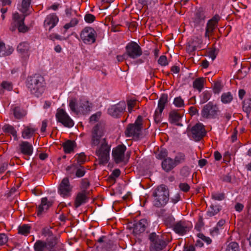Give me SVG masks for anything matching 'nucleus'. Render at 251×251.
<instances>
[{"label": "nucleus", "instance_id": "nucleus-1", "mask_svg": "<svg viewBox=\"0 0 251 251\" xmlns=\"http://www.w3.org/2000/svg\"><path fill=\"white\" fill-rule=\"evenodd\" d=\"M104 131L100 124H97L92 131L91 145L92 147L98 146L100 144V146L97 148L96 154L98 157L99 164H106L109 159L110 147L108 146L106 138H103Z\"/></svg>", "mask_w": 251, "mask_h": 251}, {"label": "nucleus", "instance_id": "nucleus-2", "mask_svg": "<svg viewBox=\"0 0 251 251\" xmlns=\"http://www.w3.org/2000/svg\"><path fill=\"white\" fill-rule=\"evenodd\" d=\"M26 86L31 94L36 97H41L45 91L46 83L44 77L39 74L28 77Z\"/></svg>", "mask_w": 251, "mask_h": 251}, {"label": "nucleus", "instance_id": "nucleus-3", "mask_svg": "<svg viewBox=\"0 0 251 251\" xmlns=\"http://www.w3.org/2000/svg\"><path fill=\"white\" fill-rule=\"evenodd\" d=\"M154 199V205L159 207L164 206L169 199V193L166 186L163 184L158 186L152 194Z\"/></svg>", "mask_w": 251, "mask_h": 251}, {"label": "nucleus", "instance_id": "nucleus-4", "mask_svg": "<svg viewBox=\"0 0 251 251\" xmlns=\"http://www.w3.org/2000/svg\"><path fill=\"white\" fill-rule=\"evenodd\" d=\"M142 117L138 116L134 124H128L125 131V134L127 137H132L138 139L141 134L142 127Z\"/></svg>", "mask_w": 251, "mask_h": 251}, {"label": "nucleus", "instance_id": "nucleus-5", "mask_svg": "<svg viewBox=\"0 0 251 251\" xmlns=\"http://www.w3.org/2000/svg\"><path fill=\"white\" fill-rule=\"evenodd\" d=\"M150 241V251H161L166 248L168 242L162 235H157L155 232L151 233L149 237Z\"/></svg>", "mask_w": 251, "mask_h": 251}, {"label": "nucleus", "instance_id": "nucleus-6", "mask_svg": "<svg viewBox=\"0 0 251 251\" xmlns=\"http://www.w3.org/2000/svg\"><path fill=\"white\" fill-rule=\"evenodd\" d=\"M220 112L218 106L210 101L203 106L201 111V115L206 119H216Z\"/></svg>", "mask_w": 251, "mask_h": 251}, {"label": "nucleus", "instance_id": "nucleus-7", "mask_svg": "<svg viewBox=\"0 0 251 251\" xmlns=\"http://www.w3.org/2000/svg\"><path fill=\"white\" fill-rule=\"evenodd\" d=\"M25 16H21L18 12H16L13 15V20L14 22L11 24L10 30L14 31L17 27L20 32H25L27 31L28 28L25 25L24 21Z\"/></svg>", "mask_w": 251, "mask_h": 251}, {"label": "nucleus", "instance_id": "nucleus-8", "mask_svg": "<svg viewBox=\"0 0 251 251\" xmlns=\"http://www.w3.org/2000/svg\"><path fill=\"white\" fill-rule=\"evenodd\" d=\"M80 36L85 44H92L96 42L97 33L94 28L87 26L81 31Z\"/></svg>", "mask_w": 251, "mask_h": 251}, {"label": "nucleus", "instance_id": "nucleus-9", "mask_svg": "<svg viewBox=\"0 0 251 251\" xmlns=\"http://www.w3.org/2000/svg\"><path fill=\"white\" fill-rule=\"evenodd\" d=\"M126 50L129 57L133 59L139 57L142 54L141 47L135 42L129 43L126 45Z\"/></svg>", "mask_w": 251, "mask_h": 251}, {"label": "nucleus", "instance_id": "nucleus-10", "mask_svg": "<svg viewBox=\"0 0 251 251\" xmlns=\"http://www.w3.org/2000/svg\"><path fill=\"white\" fill-rule=\"evenodd\" d=\"M56 118L57 121L67 127H71L74 126V123L69 115L63 109H58L56 114Z\"/></svg>", "mask_w": 251, "mask_h": 251}, {"label": "nucleus", "instance_id": "nucleus-11", "mask_svg": "<svg viewBox=\"0 0 251 251\" xmlns=\"http://www.w3.org/2000/svg\"><path fill=\"white\" fill-rule=\"evenodd\" d=\"M192 138L196 141H200L205 134V130L203 125L198 123L193 126L191 129Z\"/></svg>", "mask_w": 251, "mask_h": 251}, {"label": "nucleus", "instance_id": "nucleus-12", "mask_svg": "<svg viewBox=\"0 0 251 251\" xmlns=\"http://www.w3.org/2000/svg\"><path fill=\"white\" fill-rule=\"evenodd\" d=\"M126 149V147L123 145H119L113 150L112 155L116 163L118 164L124 161Z\"/></svg>", "mask_w": 251, "mask_h": 251}, {"label": "nucleus", "instance_id": "nucleus-13", "mask_svg": "<svg viewBox=\"0 0 251 251\" xmlns=\"http://www.w3.org/2000/svg\"><path fill=\"white\" fill-rule=\"evenodd\" d=\"M126 108L125 101H121L116 105H112L108 109V113L112 117H118Z\"/></svg>", "mask_w": 251, "mask_h": 251}, {"label": "nucleus", "instance_id": "nucleus-14", "mask_svg": "<svg viewBox=\"0 0 251 251\" xmlns=\"http://www.w3.org/2000/svg\"><path fill=\"white\" fill-rule=\"evenodd\" d=\"M71 190L72 187L69 178L67 177L64 178L59 186L58 193L64 197H68L70 196Z\"/></svg>", "mask_w": 251, "mask_h": 251}, {"label": "nucleus", "instance_id": "nucleus-15", "mask_svg": "<svg viewBox=\"0 0 251 251\" xmlns=\"http://www.w3.org/2000/svg\"><path fill=\"white\" fill-rule=\"evenodd\" d=\"M173 229L176 234L180 235L185 234L189 230L188 224L184 220H180L176 222Z\"/></svg>", "mask_w": 251, "mask_h": 251}, {"label": "nucleus", "instance_id": "nucleus-16", "mask_svg": "<svg viewBox=\"0 0 251 251\" xmlns=\"http://www.w3.org/2000/svg\"><path fill=\"white\" fill-rule=\"evenodd\" d=\"M87 193L86 190H83L77 194L74 203L75 208H77L81 205L87 202L88 200Z\"/></svg>", "mask_w": 251, "mask_h": 251}, {"label": "nucleus", "instance_id": "nucleus-17", "mask_svg": "<svg viewBox=\"0 0 251 251\" xmlns=\"http://www.w3.org/2000/svg\"><path fill=\"white\" fill-rule=\"evenodd\" d=\"M52 205V202L49 201L47 198H43L41 200V204L39 205L37 210V215L40 216L43 213H45Z\"/></svg>", "mask_w": 251, "mask_h": 251}, {"label": "nucleus", "instance_id": "nucleus-18", "mask_svg": "<svg viewBox=\"0 0 251 251\" xmlns=\"http://www.w3.org/2000/svg\"><path fill=\"white\" fill-rule=\"evenodd\" d=\"M67 171H70L73 173L75 171V176L77 177H81L85 175L86 171L84 167L78 164H73L71 166H68L66 168Z\"/></svg>", "mask_w": 251, "mask_h": 251}, {"label": "nucleus", "instance_id": "nucleus-19", "mask_svg": "<svg viewBox=\"0 0 251 251\" xmlns=\"http://www.w3.org/2000/svg\"><path fill=\"white\" fill-rule=\"evenodd\" d=\"M147 226V220L145 219H141L139 222L133 224V228L134 233L137 234L143 233L145 231Z\"/></svg>", "mask_w": 251, "mask_h": 251}, {"label": "nucleus", "instance_id": "nucleus-20", "mask_svg": "<svg viewBox=\"0 0 251 251\" xmlns=\"http://www.w3.org/2000/svg\"><path fill=\"white\" fill-rule=\"evenodd\" d=\"M58 22V18L55 14H50L46 17L44 22V26H50L49 30L50 31L54 27Z\"/></svg>", "mask_w": 251, "mask_h": 251}, {"label": "nucleus", "instance_id": "nucleus-21", "mask_svg": "<svg viewBox=\"0 0 251 251\" xmlns=\"http://www.w3.org/2000/svg\"><path fill=\"white\" fill-rule=\"evenodd\" d=\"M162 169L166 172H169L176 167L174 160L171 157H167L163 160L161 163Z\"/></svg>", "mask_w": 251, "mask_h": 251}, {"label": "nucleus", "instance_id": "nucleus-22", "mask_svg": "<svg viewBox=\"0 0 251 251\" xmlns=\"http://www.w3.org/2000/svg\"><path fill=\"white\" fill-rule=\"evenodd\" d=\"M21 152L24 155L30 156L33 152V147L26 141H22L19 145Z\"/></svg>", "mask_w": 251, "mask_h": 251}, {"label": "nucleus", "instance_id": "nucleus-23", "mask_svg": "<svg viewBox=\"0 0 251 251\" xmlns=\"http://www.w3.org/2000/svg\"><path fill=\"white\" fill-rule=\"evenodd\" d=\"M204 13L202 8L198 9L195 13V17L193 18V22L194 26H196L199 25L203 23L205 20Z\"/></svg>", "mask_w": 251, "mask_h": 251}, {"label": "nucleus", "instance_id": "nucleus-24", "mask_svg": "<svg viewBox=\"0 0 251 251\" xmlns=\"http://www.w3.org/2000/svg\"><path fill=\"white\" fill-rule=\"evenodd\" d=\"M181 118V115L176 110H172L169 113V120L172 124H176V125L178 126H182V124L178 123Z\"/></svg>", "mask_w": 251, "mask_h": 251}, {"label": "nucleus", "instance_id": "nucleus-25", "mask_svg": "<svg viewBox=\"0 0 251 251\" xmlns=\"http://www.w3.org/2000/svg\"><path fill=\"white\" fill-rule=\"evenodd\" d=\"M98 244H100L101 245V248L107 249L111 248L112 243L111 241L108 239L106 236H102L98 239L97 242L95 245L97 248L100 247L99 245H97Z\"/></svg>", "mask_w": 251, "mask_h": 251}, {"label": "nucleus", "instance_id": "nucleus-26", "mask_svg": "<svg viewBox=\"0 0 251 251\" xmlns=\"http://www.w3.org/2000/svg\"><path fill=\"white\" fill-rule=\"evenodd\" d=\"M12 111L15 118L20 119L26 115V111L20 106H12Z\"/></svg>", "mask_w": 251, "mask_h": 251}, {"label": "nucleus", "instance_id": "nucleus-27", "mask_svg": "<svg viewBox=\"0 0 251 251\" xmlns=\"http://www.w3.org/2000/svg\"><path fill=\"white\" fill-rule=\"evenodd\" d=\"M57 238L54 236L47 239L45 244L47 251H54V248L57 243Z\"/></svg>", "mask_w": 251, "mask_h": 251}, {"label": "nucleus", "instance_id": "nucleus-28", "mask_svg": "<svg viewBox=\"0 0 251 251\" xmlns=\"http://www.w3.org/2000/svg\"><path fill=\"white\" fill-rule=\"evenodd\" d=\"M75 146V142L74 141L67 140L62 144V147L66 153H70L74 151Z\"/></svg>", "mask_w": 251, "mask_h": 251}, {"label": "nucleus", "instance_id": "nucleus-29", "mask_svg": "<svg viewBox=\"0 0 251 251\" xmlns=\"http://www.w3.org/2000/svg\"><path fill=\"white\" fill-rule=\"evenodd\" d=\"M31 0H22L20 7L18 8V9L24 14L23 16H25V17L29 15V13L27 12L29 8Z\"/></svg>", "mask_w": 251, "mask_h": 251}, {"label": "nucleus", "instance_id": "nucleus-30", "mask_svg": "<svg viewBox=\"0 0 251 251\" xmlns=\"http://www.w3.org/2000/svg\"><path fill=\"white\" fill-rule=\"evenodd\" d=\"M168 95L166 94H163L161 95L160 97L158 102V106L156 109L160 111V112H163L166 104L168 103Z\"/></svg>", "mask_w": 251, "mask_h": 251}, {"label": "nucleus", "instance_id": "nucleus-31", "mask_svg": "<svg viewBox=\"0 0 251 251\" xmlns=\"http://www.w3.org/2000/svg\"><path fill=\"white\" fill-rule=\"evenodd\" d=\"M36 129L29 126L25 127L22 131V137L24 139H29L35 134Z\"/></svg>", "mask_w": 251, "mask_h": 251}, {"label": "nucleus", "instance_id": "nucleus-32", "mask_svg": "<svg viewBox=\"0 0 251 251\" xmlns=\"http://www.w3.org/2000/svg\"><path fill=\"white\" fill-rule=\"evenodd\" d=\"M164 222L165 226L172 228L176 223L175 218L170 214H167L165 216Z\"/></svg>", "mask_w": 251, "mask_h": 251}, {"label": "nucleus", "instance_id": "nucleus-33", "mask_svg": "<svg viewBox=\"0 0 251 251\" xmlns=\"http://www.w3.org/2000/svg\"><path fill=\"white\" fill-rule=\"evenodd\" d=\"M221 210V206L220 205L212 204L209 209L207 212V215L209 217H212L217 214Z\"/></svg>", "mask_w": 251, "mask_h": 251}, {"label": "nucleus", "instance_id": "nucleus-34", "mask_svg": "<svg viewBox=\"0 0 251 251\" xmlns=\"http://www.w3.org/2000/svg\"><path fill=\"white\" fill-rule=\"evenodd\" d=\"M243 109L247 113V116L249 118L251 111V98L246 99L243 101Z\"/></svg>", "mask_w": 251, "mask_h": 251}, {"label": "nucleus", "instance_id": "nucleus-35", "mask_svg": "<svg viewBox=\"0 0 251 251\" xmlns=\"http://www.w3.org/2000/svg\"><path fill=\"white\" fill-rule=\"evenodd\" d=\"M204 78L200 77L196 79L193 83V86L195 89H197L200 92L203 88Z\"/></svg>", "mask_w": 251, "mask_h": 251}, {"label": "nucleus", "instance_id": "nucleus-36", "mask_svg": "<svg viewBox=\"0 0 251 251\" xmlns=\"http://www.w3.org/2000/svg\"><path fill=\"white\" fill-rule=\"evenodd\" d=\"M2 129L5 133L10 134L15 138H17V131L13 126L6 124L3 126Z\"/></svg>", "mask_w": 251, "mask_h": 251}, {"label": "nucleus", "instance_id": "nucleus-37", "mask_svg": "<svg viewBox=\"0 0 251 251\" xmlns=\"http://www.w3.org/2000/svg\"><path fill=\"white\" fill-rule=\"evenodd\" d=\"M34 249L35 251H46V244L45 242L38 240L34 245Z\"/></svg>", "mask_w": 251, "mask_h": 251}, {"label": "nucleus", "instance_id": "nucleus-38", "mask_svg": "<svg viewBox=\"0 0 251 251\" xmlns=\"http://www.w3.org/2000/svg\"><path fill=\"white\" fill-rule=\"evenodd\" d=\"M12 48L6 49L5 44L3 42H0V56H7L10 55L13 51Z\"/></svg>", "mask_w": 251, "mask_h": 251}, {"label": "nucleus", "instance_id": "nucleus-39", "mask_svg": "<svg viewBox=\"0 0 251 251\" xmlns=\"http://www.w3.org/2000/svg\"><path fill=\"white\" fill-rule=\"evenodd\" d=\"M211 93L208 91H203L200 95V104H202L207 102L211 98Z\"/></svg>", "mask_w": 251, "mask_h": 251}, {"label": "nucleus", "instance_id": "nucleus-40", "mask_svg": "<svg viewBox=\"0 0 251 251\" xmlns=\"http://www.w3.org/2000/svg\"><path fill=\"white\" fill-rule=\"evenodd\" d=\"M232 100L233 96L229 92L224 93L221 96V101L223 103H229Z\"/></svg>", "mask_w": 251, "mask_h": 251}, {"label": "nucleus", "instance_id": "nucleus-41", "mask_svg": "<svg viewBox=\"0 0 251 251\" xmlns=\"http://www.w3.org/2000/svg\"><path fill=\"white\" fill-rule=\"evenodd\" d=\"M173 160L176 166L177 165L185 162V155L182 152H178Z\"/></svg>", "mask_w": 251, "mask_h": 251}, {"label": "nucleus", "instance_id": "nucleus-42", "mask_svg": "<svg viewBox=\"0 0 251 251\" xmlns=\"http://www.w3.org/2000/svg\"><path fill=\"white\" fill-rule=\"evenodd\" d=\"M30 226L24 224L19 226L18 233L19 234L26 235L29 233Z\"/></svg>", "mask_w": 251, "mask_h": 251}, {"label": "nucleus", "instance_id": "nucleus-43", "mask_svg": "<svg viewBox=\"0 0 251 251\" xmlns=\"http://www.w3.org/2000/svg\"><path fill=\"white\" fill-rule=\"evenodd\" d=\"M29 48V44L27 42L20 43L17 47V50L21 53H24L27 51Z\"/></svg>", "mask_w": 251, "mask_h": 251}, {"label": "nucleus", "instance_id": "nucleus-44", "mask_svg": "<svg viewBox=\"0 0 251 251\" xmlns=\"http://www.w3.org/2000/svg\"><path fill=\"white\" fill-rule=\"evenodd\" d=\"M226 251H239V247L236 242H232L226 247Z\"/></svg>", "mask_w": 251, "mask_h": 251}, {"label": "nucleus", "instance_id": "nucleus-45", "mask_svg": "<svg viewBox=\"0 0 251 251\" xmlns=\"http://www.w3.org/2000/svg\"><path fill=\"white\" fill-rule=\"evenodd\" d=\"M75 158L77 160V163L76 164H78V165H81V164H83L86 160V157L83 152H81L78 154H76L75 156Z\"/></svg>", "mask_w": 251, "mask_h": 251}, {"label": "nucleus", "instance_id": "nucleus-46", "mask_svg": "<svg viewBox=\"0 0 251 251\" xmlns=\"http://www.w3.org/2000/svg\"><path fill=\"white\" fill-rule=\"evenodd\" d=\"M76 99H72L70 100V102H69V106L71 109V110L75 112V113H78V111L77 109V103H76Z\"/></svg>", "mask_w": 251, "mask_h": 251}, {"label": "nucleus", "instance_id": "nucleus-47", "mask_svg": "<svg viewBox=\"0 0 251 251\" xmlns=\"http://www.w3.org/2000/svg\"><path fill=\"white\" fill-rule=\"evenodd\" d=\"M78 23V20L76 18L72 19L70 22L65 24L64 26V28L65 29V31L68 29L69 28L74 27Z\"/></svg>", "mask_w": 251, "mask_h": 251}, {"label": "nucleus", "instance_id": "nucleus-48", "mask_svg": "<svg viewBox=\"0 0 251 251\" xmlns=\"http://www.w3.org/2000/svg\"><path fill=\"white\" fill-rule=\"evenodd\" d=\"M168 155V151L165 149H161L158 153L156 155V157L159 159H164L167 158Z\"/></svg>", "mask_w": 251, "mask_h": 251}, {"label": "nucleus", "instance_id": "nucleus-49", "mask_svg": "<svg viewBox=\"0 0 251 251\" xmlns=\"http://www.w3.org/2000/svg\"><path fill=\"white\" fill-rule=\"evenodd\" d=\"M162 112H160V111L158 110V109H156L154 112L153 118L154 121L156 124L161 122L162 120Z\"/></svg>", "mask_w": 251, "mask_h": 251}, {"label": "nucleus", "instance_id": "nucleus-50", "mask_svg": "<svg viewBox=\"0 0 251 251\" xmlns=\"http://www.w3.org/2000/svg\"><path fill=\"white\" fill-rule=\"evenodd\" d=\"M51 227H45L42 229V234L45 236H47L48 238L53 236L52 231L50 230Z\"/></svg>", "mask_w": 251, "mask_h": 251}, {"label": "nucleus", "instance_id": "nucleus-51", "mask_svg": "<svg viewBox=\"0 0 251 251\" xmlns=\"http://www.w3.org/2000/svg\"><path fill=\"white\" fill-rule=\"evenodd\" d=\"M174 104L177 107H181L184 105V100L180 97H178L175 99Z\"/></svg>", "mask_w": 251, "mask_h": 251}, {"label": "nucleus", "instance_id": "nucleus-52", "mask_svg": "<svg viewBox=\"0 0 251 251\" xmlns=\"http://www.w3.org/2000/svg\"><path fill=\"white\" fill-rule=\"evenodd\" d=\"M212 199L217 201H222L225 199L224 193H213L211 195Z\"/></svg>", "mask_w": 251, "mask_h": 251}, {"label": "nucleus", "instance_id": "nucleus-53", "mask_svg": "<svg viewBox=\"0 0 251 251\" xmlns=\"http://www.w3.org/2000/svg\"><path fill=\"white\" fill-rule=\"evenodd\" d=\"M95 16L91 14L87 13L84 16V20L88 23H92L95 20Z\"/></svg>", "mask_w": 251, "mask_h": 251}, {"label": "nucleus", "instance_id": "nucleus-54", "mask_svg": "<svg viewBox=\"0 0 251 251\" xmlns=\"http://www.w3.org/2000/svg\"><path fill=\"white\" fill-rule=\"evenodd\" d=\"M121 174V171L119 169H116L113 171L111 175L109 176V178L113 180H115L116 177L119 176Z\"/></svg>", "mask_w": 251, "mask_h": 251}, {"label": "nucleus", "instance_id": "nucleus-55", "mask_svg": "<svg viewBox=\"0 0 251 251\" xmlns=\"http://www.w3.org/2000/svg\"><path fill=\"white\" fill-rule=\"evenodd\" d=\"M158 63L161 66H165L167 65L168 64V62L167 61L166 56L165 55H161V56H160L158 60Z\"/></svg>", "mask_w": 251, "mask_h": 251}, {"label": "nucleus", "instance_id": "nucleus-56", "mask_svg": "<svg viewBox=\"0 0 251 251\" xmlns=\"http://www.w3.org/2000/svg\"><path fill=\"white\" fill-rule=\"evenodd\" d=\"M216 25H217L216 24L212 23L208 21L207 23V25H206V29L207 30V32H211L212 33L213 32Z\"/></svg>", "mask_w": 251, "mask_h": 251}, {"label": "nucleus", "instance_id": "nucleus-57", "mask_svg": "<svg viewBox=\"0 0 251 251\" xmlns=\"http://www.w3.org/2000/svg\"><path fill=\"white\" fill-rule=\"evenodd\" d=\"M88 101H84L83 103H80L79 107L81 108V110L83 112H86L90 110V107L88 105Z\"/></svg>", "mask_w": 251, "mask_h": 251}, {"label": "nucleus", "instance_id": "nucleus-58", "mask_svg": "<svg viewBox=\"0 0 251 251\" xmlns=\"http://www.w3.org/2000/svg\"><path fill=\"white\" fill-rule=\"evenodd\" d=\"M198 236L199 238L201 239L203 241L205 242L207 244H210L212 242L211 239L209 237H206L202 233H199L198 234Z\"/></svg>", "mask_w": 251, "mask_h": 251}, {"label": "nucleus", "instance_id": "nucleus-59", "mask_svg": "<svg viewBox=\"0 0 251 251\" xmlns=\"http://www.w3.org/2000/svg\"><path fill=\"white\" fill-rule=\"evenodd\" d=\"M90 182L86 178H84L81 180V189L83 190H85L89 187Z\"/></svg>", "mask_w": 251, "mask_h": 251}, {"label": "nucleus", "instance_id": "nucleus-60", "mask_svg": "<svg viewBox=\"0 0 251 251\" xmlns=\"http://www.w3.org/2000/svg\"><path fill=\"white\" fill-rule=\"evenodd\" d=\"M8 241L6 235L4 233L0 234V246L5 244Z\"/></svg>", "mask_w": 251, "mask_h": 251}, {"label": "nucleus", "instance_id": "nucleus-61", "mask_svg": "<svg viewBox=\"0 0 251 251\" xmlns=\"http://www.w3.org/2000/svg\"><path fill=\"white\" fill-rule=\"evenodd\" d=\"M179 188L184 192H188L190 189L189 185L186 183H180L179 185Z\"/></svg>", "mask_w": 251, "mask_h": 251}, {"label": "nucleus", "instance_id": "nucleus-62", "mask_svg": "<svg viewBox=\"0 0 251 251\" xmlns=\"http://www.w3.org/2000/svg\"><path fill=\"white\" fill-rule=\"evenodd\" d=\"M2 88L10 91L12 89V87L10 83L7 82H3L1 84Z\"/></svg>", "mask_w": 251, "mask_h": 251}, {"label": "nucleus", "instance_id": "nucleus-63", "mask_svg": "<svg viewBox=\"0 0 251 251\" xmlns=\"http://www.w3.org/2000/svg\"><path fill=\"white\" fill-rule=\"evenodd\" d=\"M222 89V86L220 82H216L215 83L213 91L214 93H219Z\"/></svg>", "mask_w": 251, "mask_h": 251}, {"label": "nucleus", "instance_id": "nucleus-64", "mask_svg": "<svg viewBox=\"0 0 251 251\" xmlns=\"http://www.w3.org/2000/svg\"><path fill=\"white\" fill-rule=\"evenodd\" d=\"M221 180L223 181L226 182H231V176L229 175V174H227L226 175H224L221 177Z\"/></svg>", "mask_w": 251, "mask_h": 251}]
</instances>
